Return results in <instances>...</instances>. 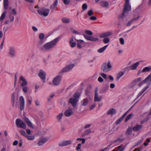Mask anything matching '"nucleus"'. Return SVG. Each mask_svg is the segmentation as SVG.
Wrapping results in <instances>:
<instances>
[{"label":"nucleus","mask_w":151,"mask_h":151,"mask_svg":"<svg viewBox=\"0 0 151 151\" xmlns=\"http://www.w3.org/2000/svg\"><path fill=\"white\" fill-rule=\"evenodd\" d=\"M60 38V37H57L52 41L46 43L44 46H40V50L42 51H46L52 50L56 45Z\"/></svg>","instance_id":"1"},{"label":"nucleus","mask_w":151,"mask_h":151,"mask_svg":"<svg viewBox=\"0 0 151 151\" xmlns=\"http://www.w3.org/2000/svg\"><path fill=\"white\" fill-rule=\"evenodd\" d=\"M131 10V6L129 4V0H125L123 11L122 14L120 16V17L122 18H123L124 17L125 13H127Z\"/></svg>","instance_id":"2"},{"label":"nucleus","mask_w":151,"mask_h":151,"mask_svg":"<svg viewBox=\"0 0 151 151\" xmlns=\"http://www.w3.org/2000/svg\"><path fill=\"white\" fill-rule=\"evenodd\" d=\"M80 95L79 93H76L74 94L73 97L69 99V103L71 104L74 107L76 106Z\"/></svg>","instance_id":"3"},{"label":"nucleus","mask_w":151,"mask_h":151,"mask_svg":"<svg viewBox=\"0 0 151 151\" xmlns=\"http://www.w3.org/2000/svg\"><path fill=\"white\" fill-rule=\"evenodd\" d=\"M112 66L110 61L108 63H106L102 65L101 69L102 70L104 73H107L111 70Z\"/></svg>","instance_id":"4"},{"label":"nucleus","mask_w":151,"mask_h":151,"mask_svg":"<svg viewBox=\"0 0 151 151\" xmlns=\"http://www.w3.org/2000/svg\"><path fill=\"white\" fill-rule=\"evenodd\" d=\"M37 12L40 15L47 17L49 14L50 10L48 9L42 8L38 9Z\"/></svg>","instance_id":"5"},{"label":"nucleus","mask_w":151,"mask_h":151,"mask_svg":"<svg viewBox=\"0 0 151 151\" xmlns=\"http://www.w3.org/2000/svg\"><path fill=\"white\" fill-rule=\"evenodd\" d=\"M74 65L73 64L67 65L60 70L59 73V74L60 75H62L65 72H67L70 71L74 67Z\"/></svg>","instance_id":"6"},{"label":"nucleus","mask_w":151,"mask_h":151,"mask_svg":"<svg viewBox=\"0 0 151 151\" xmlns=\"http://www.w3.org/2000/svg\"><path fill=\"white\" fill-rule=\"evenodd\" d=\"M15 124L18 128H20L25 129L26 126L23 121L21 119H17L16 120Z\"/></svg>","instance_id":"7"},{"label":"nucleus","mask_w":151,"mask_h":151,"mask_svg":"<svg viewBox=\"0 0 151 151\" xmlns=\"http://www.w3.org/2000/svg\"><path fill=\"white\" fill-rule=\"evenodd\" d=\"M8 54L9 56L12 58H14L16 56L15 48L13 47H11L9 49Z\"/></svg>","instance_id":"8"},{"label":"nucleus","mask_w":151,"mask_h":151,"mask_svg":"<svg viewBox=\"0 0 151 151\" xmlns=\"http://www.w3.org/2000/svg\"><path fill=\"white\" fill-rule=\"evenodd\" d=\"M72 141L71 140H65L59 142L58 145L60 147H63L67 146L71 144Z\"/></svg>","instance_id":"9"},{"label":"nucleus","mask_w":151,"mask_h":151,"mask_svg":"<svg viewBox=\"0 0 151 151\" xmlns=\"http://www.w3.org/2000/svg\"><path fill=\"white\" fill-rule=\"evenodd\" d=\"M61 79V76L60 75H58L55 77L53 80V83L55 86H57L59 85Z\"/></svg>","instance_id":"10"},{"label":"nucleus","mask_w":151,"mask_h":151,"mask_svg":"<svg viewBox=\"0 0 151 151\" xmlns=\"http://www.w3.org/2000/svg\"><path fill=\"white\" fill-rule=\"evenodd\" d=\"M20 108L21 110H22L24 109V100L23 97L21 96L19 99Z\"/></svg>","instance_id":"11"},{"label":"nucleus","mask_w":151,"mask_h":151,"mask_svg":"<svg viewBox=\"0 0 151 151\" xmlns=\"http://www.w3.org/2000/svg\"><path fill=\"white\" fill-rule=\"evenodd\" d=\"M46 73L42 70H40V72L38 73V76L40 78L43 80V82H45L46 79Z\"/></svg>","instance_id":"12"},{"label":"nucleus","mask_w":151,"mask_h":151,"mask_svg":"<svg viewBox=\"0 0 151 151\" xmlns=\"http://www.w3.org/2000/svg\"><path fill=\"white\" fill-rule=\"evenodd\" d=\"M20 83H21V86H26L27 85V82L25 78L22 76H21L20 78Z\"/></svg>","instance_id":"13"},{"label":"nucleus","mask_w":151,"mask_h":151,"mask_svg":"<svg viewBox=\"0 0 151 151\" xmlns=\"http://www.w3.org/2000/svg\"><path fill=\"white\" fill-rule=\"evenodd\" d=\"M112 35V33L111 32H104L101 34L99 37L101 38H106L110 36H111Z\"/></svg>","instance_id":"14"},{"label":"nucleus","mask_w":151,"mask_h":151,"mask_svg":"<svg viewBox=\"0 0 151 151\" xmlns=\"http://www.w3.org/2000/svg\"><path fill=\"white\" fill-rule=\"evenodd\" d=\"M58 2V0H55L54 3L50 6V8L51 11L53 12L54 10L57 9Z\"/></svg>","instance_id":"15"},{"label":"nucleus","mask_w":151,"mask_h":151,"mask_svg":"<svg viewBox=\"0 0 151 151\" xmlns=\"http://www.w3.org/2000/svg\"><path fill=\"white\" fill-rule=\"evenodd\" d=\"M73 113V112L71 109L69 108L65 112V115L67 117H69Z\"/></svg>","instance_id":"16"},{"label":"nucleus","mask_w":151,"mask_h":151,"mask_svg":"<svg viewBox=\"0 0 151 151\" xmlns=\"http://www.w3.org/2000/svg\"><path fill=\"white\" fill-rule=\"evenodd\" d=\"M48 140V139L47 138H44L39 141L38 144L39 146H41Z\"/></svg>","instance_id":"17"},{"label":"nucleus","mask_w":151,"mask_h":151,"mask_svg":"<svg viewBox=\"0 0 151 151\" xmlns=\"http://www.w3.org/2000/svg\"><path fill=\"white\" fill-rule=\"evenodd\" d=\"M24 119L28 126L30 127L33 128L34 127L31 121L28 119V118L26 117H24Z\"/></svg>","instance_id":"18"},{"label":"nucleus","mask_w":151,"mask_h":151,"mask_svg":"<svg viewBox=\"0 0 151 151\" xmlns=\"http://www.w3.org/2000/svg\"><path fill=\"white\" fill-rule=\"evenodd\" d=\"M78 42L77 43V46L78 48L81 49L83 47V45L84 42V41L82 40H77Z\"/></svg>","instance_id":"19"},{"label":"nucleus","mask_w":151,"mask_h":151,"mask_svg":"<svg viewBox=\"0 0 151 151\" xmlns=\"http://www.w3.org/2000/svg\"><path fill=\"white\" fill-rule=\"evenodd\" d=\"M100 4L102 7H108L109 6V3L107 1H101L100 2Z\"/></svg>","instance_id":"20"},{"label":"nucleus","mask_w":151,"mask_h":151,"mask_svg":"<svg viewBox=\"0 0 151 151\" xmlns=\"http://www.w3.org/2000/svg\"><path fill=\"white\" fill-rule=\"evenodd\" d=\"M142 127V125L137 124L133 128V129L134 131H138L141 129Z\"/></svg>","instance_id":"21"},{"label":"nucleus","mask_w":151,"mask_h":151,"mask_svg":"<svg viewBox=\"0 0 151 151\" xmlns=\"http://www.w3.org/2000/svg\"><path fill=\"white\" fill-rule=\"evenodd\" d=\"M115 149L116 150H113L112 151H123L124 148L123 145H121L116 147Z\"/></svg>","instance_id":"22"},{"label":"nucleus","mask_w":151,"mask_h":151,"mask_svg":"<svg viewBox=\"0 0 151 151\" xmlns=\"http://www.w3.org/2000/svg\"><path fill=\"white\" fill-rule=\"evenodd\" d=\"M151 71V66L146 67L142 70V73H146Z\"/></svg>","instance_id":"23"},{"label":"nucleus","mask_w":151,"mask_h":151,"mask_svg":"<svg viewBox=\"0 0 151 151\" xmlns=\"http://www.w3.org/2000/svg\"><path fill=\"white\" fill-rule=\"evenodd\" d=\"M116 113V111L115 109H109L107 113V114L108 115L110 114H114Z\"/></svg>","instance_id":"24"},{"label":"nucleus","mask_w":151,"mask_h":151,"mask_svg":"<svg viewBox=\"0 0 151 151\" xmlns=\"http://www.w3.org/2000/svg\"><path fill=\"white\" fill-rule=\"evenodd\" d=\"M138 63H137V62L129 67L131 70H135L138 66Z\"/></svg>","instance_id":"25"},{"label":"nucleus","mask_w":151,"mask_h":151,"mask_svg":"<svg viewBox=\"0 0 151 151\" xmlns=\"http://www.w3.org/2000/svg\"><path fill=\"white\" fill-rule=\"evenodd\" d=\"M142 83H147L148 85H150L151 84V80L147 77L145 80L142 81Z\"/></svg>","instance_id":"26"},{"label":"nucleus","mask_w":151,"mask_h":151,"mask_svg":"<svg viewBox=\"0 0 151 151\" xmlns=\"http://www.w3.org/2000/svg\"><path fill=\"white\" fill-rule=\"evenodd\" d=\"M1 0H0L1 1ZM4 9L5 10H7L8 9V6L9 5L8 0H4Z\"/></svg>","instance_id":"27"},{"label":"nucleus","mask_w":151,"mask_h":151,"mask_svg":"<svg viewBox=\"0 0 151 151\" xmlns=\"http://www.w3.org/2000/svg\"><path fill=\"white\" fill-rule=\"evenodd\" d=\"M124 72L121 71L119 72L117 75L116 77V80L117 81H119L120 78L122 77L124 74Z\"/></svg>","instance_id":"28"},{"label":"nucleus","mask_w":151,"mask_h":151,"mask_svg":"<svg viewBox=\"0 0 151 151\" xmlns=\"http://www.w3.org/2000/svg\"><path fill=\"white\" fill-rule=\"evenodd\" d=\"M91 132V130L90 129L86 130L82 134V137H84L88 135Z\"/></svg>","instance_id":"29"},{"label":"nucleus","mask_w":151,"mask_h":151,"mask_svg":"<svg viewBox=\"0 0 151 151\" xmlns=\"http://www.w3.org/2000/svg\"><path fill=\"white\" fill-rule=\"evenodd\" d=\"M63 22L65 23H68L70 22V19L64 17L62 19Z\"/></svg>","instance_id":"30"},{"label":"nucleus","mask_w":151,"mask_h":151,"mask_svg":"<svg viewBox=\"0 0 151 151\" xmlns=\"http://www.w3.org/2000/svg\"><path fill=\"white\" fill-rule=\"evenodd\" d=\"M108 45H107L99 49L98 50V52L100 53L103 52L108 47Z\"/></svg>","instance_id":"31"},{"label":"nucleus","mask_w":151,"mask_h":151,"mask_svg":"<svg viewBox=\"0 0 151 151\" xmlns=\"http://www.w3.org/2000/svg\"><path fill=\"white\" fill-rule=\"evenodd\" d=\"M26 138L28 140L32 141L35 139V136L34 135L30 136L29 135L27 134Z\"/></svg>","instance_id":"32"},{"label":"nucleus","mask_w":151,"mask_h":151,"mask_svg":"<svg viewBox=\"0 0 151 151\" xmlns=\"http://www.w3.org/2000/svg\"><path fill=\"white\" fill-rule=\"evenodd\" d=\"M15 93L14 92H13L12 93L11 97L12 102V105L13 106H14L15 103Z\"/></svg>","instance_id":"33"},{"label":"nucleus","mask_w":151,"mask_h":151,"mask_svg":"<svg viewBox=\"0 0 151 151\" xmlns=\"http://www.w3.org/2000/svg\"><path fill=\"white\" fill-rule=\"evenodd\" d=\"M88 101L87 99H84L81 102V105L84 106H86L88 104Z\"/></svg>","instance_id":"34"},{"label":"nucleus","mask_w":151,"mask_h":151,"mask_svg":"<svg viewBox=\"0 0 151 151\" xmlns=\"http://www.w3.org/2000/svg\"><path fill=\"white\" fill-rule=\"evenodd\" d=\"M63 115V114L62 113H61L57 116L56 119L57 120L58 122H60V121Z\"/></svg>","instance_id":"35"},{"label":"nucleus","mask_w":151,"mask_h":151,"mask_svg":"<svg viewBox=\"0 0 151 151\" xmlns=\"http://www.w3.org/2000/svg\"><path fill=\"white\" fill-rule=\"evenodd\" d=\"M32 99L31 96H28L27 97V101L28 105L30 106L32 104Z\"/></svg>","instance_id":"36"},{"label":"nucleus","mask_w":151,"mask_h":151,"mask_svg":"<svg viewBox=\"0 0 151 151\" xmlns=\"http://www.w3.org/2000/svg\"><path fill=\"white\" fill-rule=\"evenodd\" d=\"M9 20L10 22H12L14 20V17L12 13H10L9 15Z\"/></svg>","instance_id":"37"},{"label":"nucleus","mask_w":151,"mask_h":151,"mask_svg":"<svg viewBox=\"0 0 151 151\" xmlns=\"http://www.w3.org/2000/svg\"><path fill=\"white\" fill-rule=\"evenodd\" d=\"M6 13V11H4L1 14L0 17V20H3L5 18Z\"/></svg>","instance_id":"38"},{"label":"nucleus","mask_w":151,"mask_h":151,"mask_svg":"<svg viewBox=\"0 0 151 151\" xmlns=\"http://www.w3.org/2000/svg\"><path fill=\"white\" fill-rule=\"evenodd\" d=\"M132 129L131 127H129L127 129L126 134L127 135H129L132 132Z\"/></svg>","instance_id":"39"},{"label":"nucleus","mask_w":151,"mask_h":151,"mask_svg":"<svg viewBox=\"0 0 151 151\" xmlns=\"http://www.w3.org/2000/svg\"><path fill=\"white\" fill-rule=\"evenodd\" d=\"M19 132L21 135L26 137L27 134L22 129L19 130Z\"/></svg>","instance_id":"40"},{"label":"nucleus","mask_w":151,"mask_h":151,"mask_svg":"<svg viewBox=\"0 0 151 151\" xmlns=\"http://www.w3.org/2000/svg\"><path fill=\"white\" fill-rule=\"evenodd\" d=\"M133 115V114H129L126 117L125 122H127L129 119H131Z\"/></svg>","instance_id":"41"},{"label":"nucleus","mask_w":151,"mask_h":151,"mask_svg":"<svg viewBox=\"0 0 151 151\" xmlns=\"http://www.w3.org/2000/svg\"><path fill=\"white\" fill-rule=\"evenodd\" d=\"M45 37V35L42 33H40L39 35V37L40 40H43Z\"/></svg>","instance_id":"42"},{"label":"nucleus","mask_w":151,"mask_h":151,"mask_svg":"<svg viewBox=\"0 0 151 151\" xmlns=\"http://www.w3.org/2000/svg\"><path fill=\"white\" fill-rule=\"evenodd\" d=\"M100 101V99L99 98L98 94H95V96L94 98V101L95 102L96 101Z\"/></svg>","instance_id":"43"},{"label":"nucleus","mask_w":151,"mask_h":151,"mask_svg":"<svg viewBox=\"0 0 151 151\" xmlns=\"http://www.w3.org/2000/svg\"><path fill=\"white\" fill-rule=\"evenodd\" d=\"M98 40V39L96 37H93L92 36H90L89 40L91 41H96Z\"/></svg>","instance_id":"44"},{"label":"nucleus","mask_w":151,"mask_h":151,"mask_svg":"<svg viewBox=\"0 0 151 151\" xmlns=\"http://www.w3.org/2000/svg\"><path fill=\"white\" fill-rule=\"evenodd\" d=\"M22 90L23 91V92L25 93H27V92L28 89L27 86H22Z\"/></svg>","instance_id":"45"},{"label":"nucleus","mask_w":151,"mask_h":151,"mask_svg":"<svg viewBox=\"0 0 151 151\" xmlns=\"http://www.w3.org/2000/svg\"><path fill=\"white\" fill-rule=\"evenodd\" d=\"M63 3L65 5H69L70 2V0H62Z\"/></svg>","instance_id":"46"},{"label":"nucleus","mask_w":151,"mask_h":151,"mask_svg":"<svg viewBox=\"0 0 151 151\" xmlns=\"http://www.w3.org/2000/svg\"><path fill=\"white\" fill-rule=\"evenodd\" d=\"M148 87L149 86L146 87H145V89H142L138 94V96L139 97L140 96L145 92L146 89L148 88Z\"/></svg>","instance_id":"47"},{"label":"nucleus","mask_w":151,"mask_h":151,"mask_svg":"<svg viewBox=\"0 0 151 151\" xmlns=\"http://www.w3.org/2000/svg\"><path fill=\"white\" fill-rule=\"evenodd\" d=\"M110 41V39L109 38L107 37L105 38L103 40V41L106 44L108 43Z\"/></svg>","instance_id":"48"},{"label":"nucleus","mask_w":151,"mask_h":151,"mask_svg":"<svg viewBox=\"0 0 151 151\" xmlns=\"http://www.w3.org/2000/svg\"><path fill=\"white\" fill-rule=\"evenodd\" d=\"M55 94L54 93H52L49 96L48 98V101L51 100V99L54 96Z\"/></svg>","instance_id":"49"},{"label":"nucleus","mask_w":151,"mask_h":151,"mask_svg":"<svg viewBox=\"0 0 151 151\" xmlns=\"http://www.w3.org/2000/svg\"><path fill=\"white\" fill-rule=\"evenodd\" d=\"M12 13V14L13 15H16L17 14V11L15 9H13L12 10V12H11Z\"/></svg>","instance_id":"50"},{"label":"nucleus","mask_w":151,"mask_h":151,"mask_svg":"<svg viewBox=\"0 0 151 151\" xmlns=\"http://www.w3.org/2000/svg\"><path fill=\"white\" fill-rule=\"evenodd\" d=\"M93 12L92 9L89 10L88 12V15L89 16H91L93 14Z\"/></svg>","instance_id":"51"},{"label":"nucleus","mask_w":151,"mask_h":151,"mask_svg":"<svg viewBox=\"0 0 151 151\" xmlns=\"http://www.w3.org/2000/svg\"><path fill=\"white\" fill-rule=\"evenodd\" d=\"M69 44L70 46L72 48L74 47L76 45V43L75 42H70Z\"/></svg>","instance_id":"52"},{"label":"nucleus","mask_w":151,"mask_h":151,"mask_svg":"<svg viewBox=\"0 0 151 151\" xmlns=\"http://www.w3.org/2000/svg\"><path fill=\"white\" fill-rule=\"evenodd\" d=\"M119 41L121 45H123L124 44V40L123 38H120L119 39Z\"/></svg>","instance_id":"53"},{"label":"nucleus","mask_w":151,"mask_h":151,"mask_svg":"<svg viewBox=\"0 0 151 151\" xmlns=\"http://www.w3.org/2000/svg\"><path fill=\"white\" fill-rule=\"evenodd\" d=\"M123 120L122 118H119L116 122V124H119Z\"/></svg>","instance_id":"54"},{"label":"nucleus","mask_w":151,"mask_h":151,"mask_svg":"<svg viewBox=\"0 0 151 151\" xmlns=\"http://www.w3.org/2000/svg\"><path fill=\"white\" fill-rule=\"evenodd\" d=\"M87 8V6L86 4H83L82 6V8L83 11L86 10Z\"/></svg>","instance_id":"55"},{"label":"nucleus","mask_w":151,"mask_h":151,"mask_svg":"<svg viewBox=\"0 0 151 151\" xmlns=\"http://www.w3.org/2000/svg\"><path fill=\"white\" fill-rule=\"evenodd\" d=\"M101 76L103 77L104 79H106L107 78V76L106 74L104 73H101L100 74Z\"/></svg>","instance_id":"56"},{"label":"nucleus","mask_w":151,"mask_h":151,"mask_svg":"<svg viewBox=\"0 0 151 151\" xmlns=\"http://www.w3.org/2000/svg\"><path fill=\"white\" fill-rule=\"evenodd\" d=\"M86 33L89 35H92V32L90 31L87 30L86 31Z\"/></svg>","instance_id":"57"},{"label":"nucleus","mask_w":151,"mask_h":151,"mask_svg":"<svg viewBox=\"0 0 151 151\" xmlns=\"http://www.w3.org/2000/svg\"><path fill=\"white\" fill-rule=\"evenodd\" d=\"M140 18V16H139L136 18H133L132 19V21L133 22L134 21H137Z\"/></svg>","instance_id":"58"},{"label":"nucleus","mask_w":151,"mask_h":151,"mask_svg":"<svg viewBox=\"0 0 151 151\" xmlns=\"http://www.w3.org/2000/svg\"><path fill=\"white\" fill-rule=\"evenodd\" d=\"M83 36L86 39V40H89L90 36H89L86 35L84 34L83 35Z\"/></svg>","instance_id":"59"},{"label":"nucleus","mask_w":151,"mask_h":151,"mask_svg":"<svg viewBox=\"0 0 151 151\" xmlns=\"http://www.w3.org/2000/svg\"><path fill=\"white\" fill-rule=\"evenodd\" d=\"M98 81L101 83L103 81V79L101 77H99L98 78Z\"/></svg>","instance_id":"60"},{"label":"nucleus","mask_w":151,"mask_h":151,"mask_svg":"<svg viewBox=\"0 0 151 151\" xmlns=\"http://www.w3.org/2000/svg\"><path fill=\"white\" fill-rule=\"evenodd\" d=\"M27 134H28V135H30L31 134V130L29 129H27L26 130Z\"/></svg>","instance_id":"61"},{"label":"nucleus","mask_w":151,"mask_h":151,"mask_svg":"<svg viewBox=\"0 0 151 151\" xmlns=\"http://www.w3.org/2000/svg\"><path fill=\"white\" fill-rule=\"evenodd\" d=\"M91 126V125L90 124H88L86 125L83 127L84 129H86L87 128H88L90 127Z\"/></svg>","instance_id":"62"},{"label":"nucleus","mask_w":151,"mask_h":151,"mask_svg":"<svg viewBox=\"0 0 151 151\" xmlns=\"http://www.w3.org/2000/svg\"><path fill=\"white\" fill-rule=\"evenodd\" d=\"M96 19V17L95 16L91 17L90 18V19L93 20H95Z\"/></svg>","instance_id":"63"},{"label":"nucleus","mask_w":151,"mask_h":151,"mask_svg":"<svg viewBox=\"0 0 151 151\" xmlns=\"http://www.w3.org/2000/svg\"><path fill=\"white\" fill-rule=\"evenodd\" d=\"M96 106V104H95L93 105L92 106H91L90 107V110H92L93 109H94Z\"/></svg>","instance_id":"64"}]
</instances>
